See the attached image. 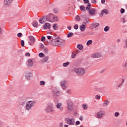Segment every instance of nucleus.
<instances>
[{
    "label": "nucleus",
    "instance_id": "1",
    "mask_svg": "<svg viewBox=\"0 0 127 127\" xmlns=\"http://www.w3.org/2000/svg\"><path fill=\"white\" fill-rule=\"evenodd\" d=\"M64 43V40L60 38H54L51 41V44L53 46H58Z\"/></svg>",
    "mask_w": 127,
    "mask_h": 127
},
{
    "label": "nucleus",
    "instance_id": "2",
    "mask_svg": "<svg viewBox=\"0 0 127 127\" xmlns=\"http://www.w3.org/2000/svg\"><path fill=\"white\" fill-rule=\"evenodd\" d=\"M67 109L69 112H73L74 111V103L70 99L66 100Z\"/></svg>",
    "mask_w": 127,
    "mask_h": 127
},
{
    "label": "nucleus",
    "instance_id": "3",
    "mask_svg": "<svg viewBox=\"0 0 127 127\" xmlns=\"http://www.w3.org/2000/svg\"><path fill=\"white\" fill-rule=\"evenodd\" d=\"M74 71L78 76H84L86 73V70L83 68H75Z\"/></svg>",
    "mask_w": 127,
    "mask_h": 127
},
{
    "label": "nucleus",
    "instance_id": "4",
    "mask_svg": "<svg viewBox=\"0 0 127 127\" xmlns=\"http://www.w3.org/2000/svg\"><path fill=\"white\" fill-rule=\"evenodd\" d=\"M34 104H35V102L33 101L27 102L26 104L25 110L27 111V112H30V111H31V109H32V107L34 106Z\"/></svg>",
    "mask_w": 127,
    "mask_h": 127
},
{
    "label": "nucleus",
    "instance_id": "5",
    "mask_svg": "<svg viewBox=\"0 0 127 127\" xmlns=\"http://www.w3.org/2000/svg\"><path fill=\"white\" fill-rule=\"evenodd\" d=\"M86 10H88L89 14V15H95L96 14L95 12H96V9L92 7H86Z\"/></svg>",
    "mask_w": 127,
    "mask_h": 127
},
{
    "label": "nucleus",
    "instance_id": "6",
    "mask_svg": "<svg viewBox=\"0 0 127 127\" xmlns=\"http://www.w3.org/2000/svg\"><path fill=\"white\" fill-rule=\"evenodd\" d=\"M65 121L66 124L69 125V126H73L75 124V120L74 119L65 118Z\"/></svg>",
    "mask_w": 127,
    "mask_h": 127
},
{
    "label": "nucleus",
    "instance_id": "7",
    "mask_svg": "<svg viewBox=\"0 0 127 127\" xmlns=\"http://www.w3.org/2000/svg\"><path fill=\"white\" fill-rule=\"evenodd\" d=\"M26 66L28 68H32L33 66V60L29 59L26 63Z\"/></svg>",
    "mask_w": 127,
    "mask_h": 127
},
{
    "label": "nucleus",
    "instance_id": "8",
    "mask_svg": "<svg viewBox=\"0 0 127 127\" xmlns=\"http://www.w3.org/2000/svg\"><path fill=\"white\" fill-rule=\"evenodd\" d=\"M53 92L55 96H56L57 97H60V96H61V91H60V89L55 88L54 89Z\"/></svg>",
    "mask_w": 127,
    "mask_h": 127
},
{
    "label": "nucleus",
    "instance_id": "9",
    "mask_svg": "<svg viewBox=\"0 0 127 127\" xmlns=\"http://www.w3.org/2000/svg\"><path fill=\"white\" fill-rule=\"evenodd\" d=\"M25 77L28 80H30L32 78V72L29 70L26 71Z\"/></svg>",
    "mask_w": 127,
    "mask_h": 127
},
{
    "label": "nucleus",
    "instance_id": "10",
    "mask_svg": "<svg viewBox=\"0 0 127 127\" xmlns=\"http://www.w3.org/2000/svg\"><path fill=\"white\" fill-rule=\"evenodd\" d=\"M52 18H53V14L52 13H50L45 16V19L47 20V21H50Z\"/></svg>",
    "mask_w": 127,
    "mask_h": 127
},
{
    "label": "nucleus",
    "instance_id": "11",
    "mask_svg": "<svg viewBox=\"0 0 127 127\" xmlns=\"http://www.w3.org/2000/svg\"><path fill=\"white\" fill-rule=\"evenodd\" d=\"M66 84H67V81H66V80H63L61 82V86L63 90H66V88H67Z\"/></svg>",
    "mask_w": 127,
    "mask_h": 127
},
{
    "label": "nucleus",
    "instance_id": "12",
    "mask_svg": "<svg viewBox=\"0 0 127 127\" xmlns=\"http://www.w3.org/2000/svg\"><path fill=\"white\" fill-rule=\"evenodd\" d=\"M29 40L31 42H29V44L32 46L33 45V43L35 42V39L33 36H31L29 37Z\"/></svg>",
    "mask_w": 127,
    "mask_h": 127
},
{
    "label": "nucleus",
    "instance_id": "13",
    "mask_svg": "<svg viewBox=\"0 0 127 127\" xmlns=\"http://www.w3.org/2000/svg\"><path fill=\"white\" fill-rule=\"evenodd\" d=\"M91 57L92 58H100V57H102V54L96 53L95 54L91 55Z\"/></svg>",
    "mask_w": 127,
    "mask_h": 127
},
{
    "label": "nucleus",
    "instance_id": "14",
    "mask_svg": "<svg viewBox=\"0 0 127 127\" xmlns=\"http://www.w3.org/2000/svg\"><path fill=\"white\" fill-rule=\"evenodd\" d=\"M45 18V16L42 17V18L39 19V22L40 23H41V24H43L45 23V22H46V21H47V20H46Z\"/></svg>",
    "mask_w": 127,
    "mask_h": 127
},
{
    "label": "nucleus",
    "instance_id": "15",
    "mask_svg": "<svg viewBox=\"0 0 127 127\" xmlns=\"http://www.w3.org/2000/svg\"><path fill=\"white\" fill-rule=\"evenodd\" d=\"M13 1V0H4V4L5 5H10Z\"/></svg>",
    "mask_w": 127,
    "mask_h": 127
},
{
    "label": "nucleus",
    "instance_id": "16",
    "mask_svg": "<svg viewBox=\"0 0 127 127\" xmlns=\"http://www.w3.org/2000/svg\"><path fill=\"white\" fill-rule=\"evenodd\" d=\"M45 111L46 113H54V110L51 107H47V108L45 109Z\"/></svg>",
    "mask_w": 127,
    "mask_h": 127
},
{
    "label": "nucleus",
    "instance_id": "17",
    "mask_svg": "<svg viewBox=\"0 0 127 127\" xmlns=\"http://www.w3.org/2000/svg\"><path fill=\"white\" fill-rule=\"evenodd\" d=\"M104 115L103 111H100L97 114V118L98 119H101Z\"/></svg>",
    "mask_w": 127,
    "mask_h": 127
},
{
    "label": "nucleus",
    "instance_id": "18",
    "mask_svg": "<svg viewBox=\"0 0 127 127\" xmlns=\"http://www.w3.org/2000/svg\"><path fill=\"white\" fill-rule=\"evenodd\" d=\"M110 103L111 102L108 100V99H107L104 101V102L102 104L103 107H107V106H109L110 105Z\"/></svg>",
    "mask_w": 127,
    "mask_h": 127
},
{
    "label": "nucleus",
    "instance_id": "19",
    "mask_svg": "<svg viewBox=\"0 0 127 127\" xmlns=\"http://www.w3.org/2000/svg\"><path fill=\"white\" fill-rule=\"evenodd\" d=\"M99 25H100V24H99V23H93L91 24L90 26L91 28L94 29L99 27Z\"/></svg>",
    "mask_w": 127,
    "mask_h": 127
},
{
    "label": "nucleus",
    "instance_id": "20",
    "mask_svg": "<svg viewBox=\"0 0 127 127\" xmlns=\"http://www.w3.org/2000/svg\"><path fill=\"white\" fill-rule=\"evenodd\" d=\"M43 28L44 29H47V28H48V29H50V23H46L44 25Z\"/></svg>",
    "mask_w": 127,
    "mask_h": 127
},
{
    "label": "nucleus",
    "instance_id": "21",
    "mask_svg": "<svg viewBox=\"0 0 127 127\" xmlns=\"http://www.w3.org/2000/svg\"><path fill=\"white\" fill-rule=\"evenodd\" d=\"M47 60H48V56H46L44 57V58H43L41 60V62L44 64L45 63Z\"/></svg>",
    "mask_w": 127,
    "mask_h": 127
},
{
    "label": "nucleus",
    "instance_id": "22",
    "mask_svg": "<svg viewBox=\"0 0 127 127\" xmlns=\"http://www.w3.org/2000/svg\"><path fill=\"white\" fill-rule=\"evenodd\" d=\"M80 30L81 31H84L85 29H86V25H81L79 27Z\"/></svg>",
    "mask_w": 127,
    "mask_h": 127
},
{
    "label": "nucleus",
    "instance_id": "23",
    "mask_svg": "<svg viewBox=\"0 0 127 127\" xmlns=\"http://www.w3.org/2000/svg\"><path fill=\"white\" fill-rule=\"evenodd\" d=\"M47 107L49 108H52L53 109V108L54 107V105H53V103L51 102H49L47 104Z\"/></svg>",
    "mask_w": 127,
    "mask_h": 127
},
{
    "label": "nucleus",
    "instance_id": "24",
    "mask_svg": "<svg viewBox=\"0 0 127 127\" xmlns=\"http://www.w3.org/2000/svg\"><path fill=\"white\" fill-rule=\"evenodd\" d=\"M125 79L123 78L122 79V82L120 83H119L118 86V88H121V86H123V84H124V83H125Z\"/></svg>",
    "mask_w": 127,
    "mask_h": 127
},
{
    "label": "nucleus",
    "instance_id": "25",
    "mask_svg": "<svg viewBox=\"0 0 127 127\" xmlns=\"http://www.w3.org/2000/svg\"><path fill=\"white\" fill-rule=\"evenodd\" d=\"M102 12L105 14H109V10L108 9H104L102 10Z\"/></svg>",
    "mask_w": 127,
    "mask_h": 127
},
{
    "label": "nucleus",
    "instance_id": "26",
    "mask_svg": "<svg viewBox=\"0 0 127 127\" xmlns=\"http://www.w3.org/2000/svg\"><path fill=\"white\" fill-rule=\"evenodd\" d=\"M32 25L33 26H34V27H37V25H38V23L37 22V21H34L32 23Z\"/></svg>",
    "mask_w": 127,
    "mask_h": 127
},
{
    "label": "nucleus",
    "instance_id": "27",
    "mask_svg": "<svg viewBox=\"0 0 127 127\" xmlns=\"http://www.w3.org/2000/svg\"><path fill=\"white\" fill-rule=\"evenodd\" d=\"M83 46L81 44H78L77 46V48H78V49H79V50H82V49H83Z\"/></svg>",
    "mask_w": 127,
    "mask_h": 127
},
{
    "label": "nucleus",
    "instance_id": "28",
    "mask_svg": "<svg viewBox=\"0 0 127 127\" xmlns=\"http://www.w3.org/2000/svg\"><path fill=\"white\" fill-rule=\"evenodd\" d=\"M73 35H74V33H73L72 32H70L68 34H67V38H70V37H72Z\"/></svg>",
    "mask_w": 127,
    "mask_h": 127
},
{
    "label": "nucleus",
    "instance_id": "29",
    "mask_svg": "<svg viewBox=\"0 0 127 127\" xmlns=\"http://www.w3.org/2000/svg\"><path fill=\"white\" fill-rule=\"evenodd\" d=\"M39 84H40V86H44V85H45L46 83L44 80H41L40 81Z\"/></svg>",
    "mask_w": 127,
    "mask_h": 127
},
{
    "label": "nucleus",
    "instance_id": "30",
    "mask_svg": "<svg viewBox=\"0 0 127 127\" xmlns=\"http://www.w3.org/2000/svg\"><path fill=\"white\" fill-rule=\"evenodd\" d=\"M62 107V103H58L57 104V109H60Z\"/></svg>",
    "mask_w": 127,
    "mask_h": 127
},
{
    "label": "nucleus",
    "instance_id": "31",
    "mask_svg": "<svg viewBox=\"0 0 127 127\" xmlns=\"http://www.w3.org/2000/svg\"><path fill=\"white\" fill-rule=\"evenodd\" d=\"M53 27L55 30H57V28H58V25L57 24H54Z\"/></svg>",
    "mask_w": 127,
    "mask_h": 127
},
{
    "label": "nucleus",
    "instance_id": "32",
    "mask_svg": "<svg viewBox=\"0 0 127 127\" xmlns=\"http://www.w3.org/2000/svg\"><path fill=\"white\" fill-rule=\"evenodd\" d=\"M110 29V27H109L108 26H106L105 28H104V31L105 32H108V31H109V30Z\"/></svg>",
    "mask_w": 127,
    "mask_h": 127
},
{
    "label": "nucleus",
    "instance_id": "33",
    "mask_svg": "<svg viewBox=\"0 0 127 127\" xmlns=\"http://www.w3.org/2000/svg\"><path fill=\"white\" fill-rule=\"evenodd\" d=\"M93 43V41L92 40H88L86 43V45L89 46L90 44H92Z\"/></svg>",
    "mask_w": 127,
    "mask_h": 127
},
{
    "label": "nucleus",
    "instance_id": "34",
    "mask_svg": "<svg viewBox=\"0 0 127 127\" xmlns=\"http://www.w3.org/2000/svg\"><path fill=\"white\" fill-rule=\"evenodd\" d=\"M54 37H55V36H47V38H48V39H49V40L51 39V38H52V39L53 40L54 39Z\"/></svg>",
    "mask_w": 127,
    "mask_h": 127
},
{
    "label": "nucleus",
    "instance_id": "35",
    "mask_svg": "<svg viewBox=\"0 0 127 127\" xmlns=\"http://www.w3.org/2000/svg\"><path fill=\"white\" fill-rule=\"evenodd\" d=\"M69 64H70V63H69L68 62H67L66 63H64L63 64V66L67 67V66H68L69 65Z\"/></svg>",
    "mask_w": 127,
    "mask_h": 127
},
{
    "label": "nucleus",
    "instance_id": "36",
    "mask_svg": "<svg viewBox=\"0 0 127 127\" xmlns=\"http://www.w3.org/2000/svg\"><path fill=\"white\" fill-rule=\"evenodd\" d=\"M39 56L41 58H42V57H44V56H45V55H44V54H43V53H40L39 54Z\"/></svg>",
    "mask_w": 127,
    "mask_h": 127
},
{
    "label": "nucleus",
    "instance_id": "37",
    "mask_svg": "<svg viewBox=\"0 0 127 127\" xmlns=\"http://www.w3.org/2000/svg\"><path fill=\"white\" fill-rule=\"evenodd\" d=\"M82 108H83L84 110H87V109H88V107H87V104H83Z\"/></svg>",
    "mask_w": 127,
    "mask_h": 127
},
{
    "label": "nucleus",
    "instance_id": "38",
    "mask_svg": "<svg viewBox=\"0 0 127 127\" xmlns=\"http://www.w3.org/2000/svg\"><path fill=\"white\" fill-rule=\"evenodd\" d=\"M58 11H59V9H58V8H55V9H54V12H55V13H58Z\"/></svg>",
    "mask_w": 127,
    "mask_h": 127
},
{
    "label": "nucleus",
    "instance_id": "39",
    "mask_svg": "<svg viewBox=\"0 0 127 127\" xmlns=\"http://www.w3.org/2000/svg\"><path fill=\"white\" fill-rule=\"evenodd\" d=\"M73 28L75 29V30H77V29L79 28V26H78V24H75L73 26Z\"/></svg>",
    "mask_w": 127,
    "mask_h": 127
},
{
    "label": "nucleus",
    "instance_id": "40",
    "mask_svg": "<svg viewBox=\"0 0 127 127\" xmlns=\"http://www.w3.org/2000/svg\"><path fill=\"white\" fill-rule=\"evenodd\" d=\"M95 91H96L97 92H101V91H102V89H101V88L100 87H96L95 88Z\"/></svg>",
    "mask_w": 127,
    "mask_h": 127
},
{
    "label": "nucleus",
    "instance_id": "41",
    "mask_svg": "<svg viewBox=\"0 0 127 127\" xmlns=\"http://www.w3.org/2000/svg\"><path fill=\"white\" fill-rule=\"evenodd\" d=\"M75 19L76 21H80V16L79 15H77L75 17Z\"/></svg>",
    "mask_w": 127,
    "mask_h": 127
},
{
    "label": "nucleus",
    "instance_id": "42",
    "mask_svg": "<svg viewBox=\"0 0 127 127\" xmlns=\"http://www.w3.org/2000/svg\"><path fill=\"white\" fill-rule=\"evenodd\" d=\"M95 99L96 100H100V99H101V96L98 95H95Z\"/></svg>",
    "mask_w": 127,
    "mask_h": 127
},
{
    "label": "nucleus",
    "instance_id": "43",
    "mask_svg": "<svg viewBox=\"0 0 127 127\" xmlns=\"http://www.w3.org/2000/svg\"><path fill=\"white\" fill-rule=\"evenodd\" d=\"M80 10H85V6H84L83 5L80 6Z\"/></svg>",
    "mask_w": 127,
    "mask_h": 127
},
{
    "label": "nucleus",
    "instance_id": "44",
    "mask_svg": "<svg viewBox=\"0 0 127 127\" xmlns=\"http://www.w3.org/2000/svg\"><path fill=\"white\" fill-rule=\"evenodd\" d=\"M53 18L54 20H55V21H57V20H58V17L57 16L54 17V16H53Z\"/></svg>",
    "mask_w": 127,
    "mask_h": 127
},
{
    "label": "nucleus",
    "instance_id": "45",
    "mask_svg": "<svg viewBox=\"0 0 127 127\" xmlns=\"http://www.w3.org/2000/svg\"><path fill=\"white\" fill-rule=\"evenodd\" d=\"M21 45L22 47H24V40H21Z\"/></svg>",
    "mask_w": 127,
    "mask_h": 127
},
{
    "label": "nucleus",
    "instance_id": "46",
    "mask_svg": "<svg viewBox=\"0 0 127 127\" xmlns=\"http://www.w3.org/2000/svg\"><path fill=\"white\" fill-rule=\"evenodd\" d=\"M115 117H119L120 116V113L119 112H115L114 114Z\"/></svg>",
    "mask_w": 127,
    "mask_h": 127
},
{
    "label": "nucleus",
    "instance_id": "47",
    "mask_svg": "<svg viewBox=\"0 0 127 127\" xmlns=\"http://www.w3.org/2000/svg\"><path fill=\"white\" fill-rule=\"evenodd\" d=\"M125 9L124 8H121V10H120V12L121 13L123 14V13H125Z\"/></svg>",
    "mask_w": 127,
    "mask_h": 127
},
{
    "label": "nucleus",
    "instance_id": "48",
    "mask_svg": "<svg viewBox=\"0 0 127 127\" xmlns=\"http://www.w3.org/2000/svg\"><path fill=\"white\" fill-rule=\"evenodd\" d=\"M22 36V34L21 33H18L17 34V36L18 37H19V38H20V37H21V36Z\"/></svg>",
    "mask_w": 127,
    "mask_h": 127
},
{
    "label": "nucleus",
    "instance_id": "49",
    "mask_svg": "<svg viewBox=\"0 0 127 127\" xmlns=\"http://www.w3.org/2000/svg\"><path fill=\"white\" fill-rule=\"evenodd\" d=\"M76 55H77V54H71V58H75V57H76Z\"/></svg>",
    "mask_w": 127,
    "mask_h": 127
},
{
    "label": "nucleus",
    "instance_id": "50",
    "mask_svg": "<svg viewBox=\"0 0 127 127\" xmlns=\"http://www.w3.org/2000/svg\"><path fill=\"white\" fill-rule=\"evenodd\" d=\"M46 38L45 36H43L41 39V41H45Z\"/></svg>",
    "mask_w": 127,
    "mask_h": 127
},
{
    "label": "nucleus",
    "instance_id": "51",
    "mask_svg": "<svg viewBox=\"0 0 127 127\" xmlns=\"http://www.w3.org/2000/svg\"><path fill=\"white\" fill-rule=\"evenodd\" d=\"M66 93L67 94H70L71 93V90L68 89L66 91Z\"/></svg>",
    "mask_w": 127,
    "mask_h": 127
},
{
    "label": "nucleus",
    "instance_id": "52",
    "mask_svg": "<svg viewBox=\"0 0 127 127\" xmlns=\"http://www.w3.org/2000/svg\"><path fill=\"white\" fill-rule=\"evenodd\" d=\"M79 125H80V121H76L75 122V126H79Z\"/></svg>",
    "mask_w": 127,
    "mask_h": 127
},
{
    "label": "nucleus",
    "instance_id": "53",
    "mask_svg": "<svg viewBox=\"0 0 127 127\" xmlns=\"http://www.w3.org/2000/svg\"><path fill=\"white\" fill-rule=\"evenodd\" d=\"M123 68H127V63H125V64L123 65Z\"/></svg>",
    "mask_w": 127,
    "mask_h": 127
},
{
    "label": "nucleus",
    "instance_id": "54",
    "mask_svg": "<svg viewBox=\"0 0 127 127\" xmlns=\"http://www.w3.org/2000/svg\"><path fill=\"white\" fill-rule=\"evenodd\" d=\"M92 3H96L97 2V0H91Z\"/></svg>",
    "mask_w": 127,
    "mask_h": 127
},
{
    "label": "nucleus",
    "instance_id": "55",
    "mask_svg": "<svg viewBox=\"0 0 127 127\" xmlns=\"http://www.w3.org/2000/svg\"><path fill=\"white\" fill-rule=\"evenodd\" d=\"M40 48H41V49H44V45L42 44L40 46Z\"/></svg>",
    "mask_w": 127,
    "mask_h": 127
},
{
    "label": "nucleus",
    "instance_id": "56",
    "mask_svg": "<svg viewBox=\"0 0 127 127\" xmlns=\"http://www.w3.org/2000/svg\"><path fill=\"white\" fill-rule=\"evenodd\" d=\"M44 50L45 53H47L48 52V49H47L46 48H45L44 49Z\"/></svg>",
    "mask_w": 127,
    "mask_h": 127
},
{
    "label": "nucleus",
    "instance_id": "57",
    "mask_svg": "<svg viewBox=\"0 0 127 127\" xmlns=\"http://www.w3.org/2000/svg\"><path fill=\"white\" fill-rule=\"evenodd\" d=\"M84 3H89V0H83Z\"/></svg>",
    "mask_w": 127,
    "mask_h": 127
},
{
    "label": "nucleus",
    "instance_id": "58",
    "mask_svg": "<svg viewBox=\"0 0 127 127\" xmlns=\"http://www.w3.org/2000/svg\"><path fill=\"white\" fill-rule=\"evenodd\" d=\"M103 16H104V12H103V11H101V13H100V16L101 17H102Z\"/></svg>",
    "mask_w": 127,
    "mask_h": 127
},
{
    "label": "nucleus",
    "instance_id": "59",
    "mask_svg": "<svg viewBox=\"0 0 127 127\" xmlns=\"http://www.w3.org/2000/svg\"><path fill=\"white\" fill-rule=\"evenodd\" d=\"M79 120H80V121H83V120H84L83 116H80Z\"/></svg>",
    "mask_w": 127,
    "mask_h": 127
},
{
    "label": "nucleus",
    "instance_id": "60",
    "mask_svg": "<svg viewBox=\"0 0 127 127\" xmlns=\"http://www.w3.org/2000/svg\"><path fill=\"white\" fill-rule=\"evenodd\" d=\"M25 56H30V54L29 53H26Z\"/></svg>",
    "mask_w": 127,
    "mask_h": 127
},
{
    "label": "nucleus",
    "instance_id": "61",
    "mask_svg": "<svg viewBox=\"0 0 127 127\" xmlns=\"http://www.w3.org/2000/svg\"><path fill=\"white\" fill-rule=\"evenodd\" d=\"M67 28L69 30H71L72 29V27L71 26H67Z\"/></svg>",
    "mask_w": 127,
    "mask_h": 127
},
{
    "label": "nucleus",
    "instance_id": "62",
    "mask_svg": "<svg viewBox=\"0 0 127 127\" xmlns=\"http://www.w3.org/2000/svg\"><path fill=\"white\" fill-rule=\"evenodd\" d=\"M105 2H106L105 0H101V3L104 4Z\"/></svg>",
    "mask_w": 127,
    "mask_h": 127
},
{
    "label": "nucleus",
    "instance_id": "63",
    "mask_svg": "<svg viewBox=\"0 0 127 127\" xmlns=\"http://www.w3.org/2000/svg\"><path fill=\"white\" fill-rule=\"evenodd\" d=\"M60 127H63V123H61L60 124Z\"/></svg>",
    "mask_w": 127,
    "mask_h": 127
},
{
    "label": "nucleus",
    "instance_id": "64",
    "mask_svg": "<svg viewBox=\"0 0 127 127\" xmlns=\"http://www.w3.org/2000/svg\"><path fill=\"white\" fill-rule=\"evenodd\" d=\"M87 7H91V3H88V4H87Z\"/></svg>",
    "mask_w": 127,
    "mask_h": 127
}]
</instances>
